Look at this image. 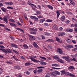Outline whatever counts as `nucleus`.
Returning <instances> with one entry per match:
<instances>
[{
	"instance_id": "052dcab7",
	"label": "nucleus",
	"mask_w": 77,
	"mask_h": 77,
	"mask_svg": "<svg viewBox=\"0 0 77 77\" xmlns=\"http://www.w3.org/2000/svg\"><path fill=\"white\" fill-rule=\"evenodd\" d=\"M65 74L66 75H69L70 74V73H69V72H66Z\"/></svg>"
},
{
	"instance_id": "c03bdc74",
	"label": "nucleus",
	"mask_w": 77,
	"mask_h": 77,
	"mask_svg": "<svg viewBox=\"0 0 77 77\" xmlns=\"http://www.w3.org/2000/svg\"><path fill=\"white\" fill-rule=\"evenodd\" d=\"M71 61H75V62H77V60L75 58H73V59H71Z\"/></svg>"
},
{
	"instance_id": "423d86ee",
	"label": "nucleus",
	"mask_w": 77,
	"mask_h": 77,
	"mask_svg": "<svg viewBox=\"0 0 77 77\" xmlns=\"http://www.w3.org/2000/svg\"><path fill=\"white\" fill-rule=\"evenodd\" d=\"M65 32H60L58 34V35L59 36H64L65 35Z\"/></svg>"
},
{
	"instance_id": "4d7b16f0",
	"label": "nucleus",
	"mask_w": 77,
	"mask_h": 77,
	"mask_svg": "<svg viewBox=\"0 0 77 77\" xmlns=\"http://www.w3.org/2000/svg\"><path fill=\"white\" fill-rule=\"evenodd\" d=\"M44 26H48V23H45L43 24Z\"/></svg>"
},
{
	"instance_id": "f257e3e1",
	"label": "nucleus",
	"mask_w": 77,
	"mask_h": 77,
	"mask_svg": "<svg viewBox=\"0 0 77 77\" xmlns=\"http://www.w3.org/2000/svg\"><path fill=\"white\" fill-rule=\"evenodd\" d=\"M37 57L36 56L32 55V56H30L29 57V58L31 59V60L33 61V62H37L38 61L37 60L33 58H36Z\"/></svg>"
},
{
	"instance_id": "aec40b11",
	"label": "nucleus",
	"mask_w": 77,
	"mask_h": 77,
	"mask_svg": "<svg viewBox=\"0 0 77 77\" xmlns=\"http://www.w3.org/2000/svg\"><path fill=\"white\" fill-rule=\"evenodd\" d=\"M3 21H5L7 24H8V19H7V17H3Z\"/></svg>"
},
{
	"instance_id": "c85d7f7f",
	"label": "nucleus",
	"mask_w": 77,
	"mask_h": 77,
	"mask_svg": "<svg viewBox=\"0 0 77 77\" xmlns=\"http://www.w3.org/2000/svg\"><path fill=\"white\" fill-rule=\"evenodd\" d=\"M40 65H46L47 63L43 61H41L40 63Z\"/></svg>"
},
{
	"instance_id": "e433bc0d",
	"label": "nucleus",
	"mask_w": 77,
	"mask_h": 77,
	"mask_svg": "<svg viewBox=\"0 0 77 77\" xmlns=\"http://www.w3.org/2000/svg\"><path fill=\"white\" fill-rule=\"evenodd\" d=\"M67 47H68V48H73V46L71 45H69L67 46Z\"/></svg>"
},
{
	"instance_id": "f03ea898",
	"label": "nucleus",
	"mask_w": 77,
	"mask_h": 77,
	"mask_svg": "<svg viewBox=\"0 0 77 77\" xmlns=\"http://www.w3.org/2000/svg\"><path fill=\"white\" fill-rule=\"evenodd\" d=\"M29 29L30 31H33L30 32L31 34H36V32H37V29L34 28H29Z\"/></svg>"
},
{
	"instance_id": "0e129e2a",
	"label": "nucleus",
	"mask_w": 77,
	"mask_h": 77,
	"mask_svg": "<svg viewBox=\"0 0 77 77\" xmlns=\"http://www.w3.org/2000/svg\"><path fill=\"white\" fill-rule=\"evenodd\" d=\"M6 63H10V64H12V63L10 61H8L6 62Z\"/></svg>"
},
{
	"instance_id": "a211bd4d",
	"label": "nucleus",
	"mask_w": 77,
	"mask_h": 77,
	"mask_svg": "<svg viewBox=\"0 0 77 77\" xmlns=\"http://www.w3.org/2000/svg\"><path fill=\"white\" fill-rule=\"evenodd\" d=\"M66 31L68 32H72L73 31V29H66Z\"/></svg>"
},
{
	"instance_id": "338daca9",
	"label": "nucleus",
	"mask_w": 77,
	"mask_h": 77,
	"mask_svg": "<svg viewBox=\"0 0 77 77\" xmlns=\"http://www.w3.org/2000/svg\"><path fill=\"white\" fill-rule=\"evenodd\" d=\"M74 31L75 32L77 33V28H74Z\"/></svg>"
},
{
	"instance_id": "72a5a7b5",
	"label": "nucleus",
	"mask_w": 77,
	"mask_h": 77,
	"mask_svg": "<svg viewBox=\"0 0 77 77\" xmlns=\"http://www.w3.org/2000/svg\"><path fill=\"white\" fill-rule=\"evenodd\" d=\"M55 75H56V76H57V75H60V74L59 72L57 71H55Z\"/></svg>"
},
{
	"instance_id": "13d9d810",
	"label": "nucleus",
	"mask_w": 77,
	"mask_h": 77,
	"mask_svg": "<svg viewBox=\"0 0 77 77\" xmlns=\"http://www.w3.org/2000/svg\"><path fill=\"white\" fill-rule=\"evenodd\" d=\"M63 29V28L62 27H61L59 29V31L60 32L61 31H62V30Z\"/></svg>"
},
{
	"instance_id": "473e14b6",
	"label": "nucleus",
	"mask_w": 77,
	"mask_h": 77,
	"mask_svg": "<svg viewBox=\"0 0 77 77\" xmlns=\"http://www.w3.org/2000/svg\"><path fill=\"white\" fill-rule=\"evenodd\" d=\"M16 23L17 26H22V24H21V23H19V22H16Z\"/></svg>"
},
{
	"instance_id": "864d4df0",
	"label": "nucleus",
	"mask_w": 77,
	"mask_h": 77,
	"mask_svg": "<svg viewBox=\"0 0 77 77\" xmlns=\"http://www.w3.org/2000/svg\"><path fill=\"white\" fill-rule=\"evenodd\" d=\"M12 51L13 52H14V53H16V54H18V51L13 49L12 50Z\"/></svg>"
},
{
	"instance_id": "9b49d317",
	"label": "nucleus",
	"mask_w": 77,
	"mask_h": 77,
	"mask_svg": "<svg viewBox=\"0 0 77 77\" xmlns=\"http://www.w3.org/2000/svg\"><path fill=\"white\" fill-rule=\"evenodd\" d=\"M33 46L35 47V48H36L38 49L39 48V46L38 45H37V44H36V42H34L33 43Z\"/></svg>"
},
{
	"instance_id": "c9c22d12",
	"label": "nucleus",
	"mask_w": 77,
	"mask_h": 77,
	"mask_svg": "<svg viewBox=\"0 0 77 77\" xmlns=\"http://www.w3.org/2000/svg\"><path fill=\"white\" fill-rule=\"evenodd\" d=\"M42 69H40L37 70V72L38 73H40L42 72Z\"/></svg>"
},
{
	"instance_id": "f704fd0d",
	"label": "nucleus",
	"mask_w": 77,
	"mask_h": 77,
	"mask_svg": "<svg viewBox=\"0 0 77 77\" xmlns=\"http://www.w3.org/2000/svg\"><path fill=\"white\" fill-rule=\"evenodd\" d=\"M46 22H48V23H50L53 22V20H50V19H47L46 20Z\"/></svg>"
},
{
	"instance_id": "4468645a",
	"label": "nucleus",
	"mask_w": 77,
	"mask_h": 77,
	"mask_svg": "<svg viewBox=\"0 0 77 77\" xmlns=\"http://www.w3.org/2000/svg\"><path fill=\"white\" fill-rule=\"evenodd\" d=\"M36 14H35L36 15H41V11H36Z\"/></svg>"
},
{
	"instance_id": "7c9ffc66",
	"label": "nucleus",
	"mask_w": 77,
	"mask_h": 77,
	"mask_svg": "<svg viewBox=\"0 0 77 77\" xmlns=\"http://www.w3.org/2000/svg\"><path fill=\"white\" fill-rule=\"evenodd\" d=\"M1 9L3 12H6V8L2 7L1 8Z\"/></svg>"
},
{
	"instance_id": "f8f14e48",
	"label": "nucleus",
	"mask_w": 77,
	"mask_h": 77,
	"mask_svg": "<svg viewBox=\"0 0 77 77\" xmlns=\"http://www.w3.org/2000/svg\"><path fill=\"white\" fill-rule=\"evenodd\" d=\"M53 58L54 59H56L57 61L58 60V59H60V58H59V57L57 55H56L54 56L53 57Z\"/></svg>"
},
{
	"instance_id": "e2e57ef3",
	"label": "nucleus",
	"mask_w": 77,
	"mask_h": 77,
	"mask_svg": "<svg viewBox=\"0 0 77 77\" xmlns=\"http://www.w3.org/2000/svg\"><path fill=\"white\" fill-rule=\"evenodd\" d=\"M60 14H65V12L63 11L60 10Z\"/></svg>"
},
{
	"instance_id": "5701e85b",
	"label": "nucleus",
	"mask_w": 77,
	"mask_h": 77,
	"mask_svg": "<svg viewBox=\"0 0 77 77\" xmlns=\"http://www.w3.org/2000/svg\"><path fill=\"white\" fill-rule=\"evenodd\" d=\"M19 41L20 42H25L26 39L24 38H20L19 39Z\"/></svg>"
},
{
	"instance_id": "79ce46f5",
	"label": "nucleus",
	"mask_w": 77,
	"mask_h": 77,
	"mask_svg": "<svg viewBox=\"0 0 77 77\" xmlns=\"http://www.w3.org/2000/svg\"><path fill=\"white\" fill-rule=\"evenodd\" d=\"M67 41L69 44H70V43L71 42V40H70L69 39H67Z\"/></svg>"
},
{
	"instance_id": "4be33fe9",
	"label": "nucleus",
	"mask_w": 77,
	"mask_h": 77,
	"mask_svg": "<svg viewBox=\"0 0 77 77\" xmlns=\"http://www.w3.org/2000/svg\"><path fill=\"white\" fill-rule=\"evenodd\" d=\"M75 68L73 66H70L68 68V69H72V71H73V69H74Z\"/></svg>"
},
{
	"instance_id": "de8ad7c7",
	"label": "nucleus",
	"mask_w": 77,
	"mask_h": 77,
	"mask_svg": "<svg viewBox=\"0 0 77 77\" xmlns=\"http://www.w3.org/2000/svg\"><path fill=\"white\" fill-rule=\"evenodd\" d=\"M47 41L48 42H53V40L52 39H49L47 40Z\"/></svg>"
},
{
	"instance_id": "39448f33",
	"label": "nucleus",
	"mask_w": 77,
	"mask_h": 77,
	"mask_svg": "<svg viewBox=\"0 0 77 77\" xmlns=\"http://www.w3.org/2000/svg\"><path fill=\"white\" fill-rule=\"evenodd\" d=\"M60 20L62 22L65 21V16L64 15L62 16L60 18Z\"/></svg>"
},
{
	"instance_id": "6e6552de",
	"label": "nucleus",
	"mask_w": 77,
	"mask_h": 77,
	"mask_svg": "<svg viewBox=\"0 0 77 77\" xmlns=\"http://www.w3.org/2000/svg\"><path fill=\"white\" fill-rule=\"evenodd\" d=\"M11 46L12 47H14V48H18V45L15 44H12L11 45Z\"/></svg>"
},
{
	"instance_id": "cd10ccee",
	"label": "nucleus",
	"mask_w": 77,
	"mask_h": 77,
	"mask_svg": "<svg viewBox=\"0 0 77 77\" xmlns=\"http://www.w3.org/2000/svg\"><path fill=\"white\" fill-rule=\"evenodd\" d=\"M23 47H24V49H27V48H28V46L27 45H23Z\"/></svg>"
},
{
	"instance_id": "2f4dec72",
	"label": "nucleus",
	"mask_w": 77,
	"mask_h": 77,
	"mask_svg": "<svg viewBox=\"0 0 77 77\" xmlns=\"http://www.w3.org/2000/svg\"><path fill=\"white\" fill-rule=\"evenodd\" d=\"M52 66L57 67V66H59V64L57 63L53 64L52 65Z\"/></svg>"
},
{
	"instance_id": "3c124183",
	"label": "nucleus",
	"mask_w": 77,
	"mask_h": 77,
	"mask_svg": "<svg viewBox=\"0 0 77 77\" xmlns=\"http://www.w3.org/2000/svg\"><path fill=\"white\" fill-rule=\"evenodd\" d=\"M44 35H47L48 36H49V35H50V33L47 32H45L44 33Z\"/></svg>"
},
{
	"instance_id": "dca6fc26",
	"label": "nucleus",
	"mask_w": 77,
	"mask_h": 77,
	"mask_svg": "<svg viewBox=\"0 0 77 77\" xmlns=\"http://www.w3.org/2000/svg\"><path fill=\"white\" fill-rule=\"evenodd\" d=\"M56 13L57 14V18H59V15H60V11H59L57 10L56 11Z\"/></svg>"
},
{
	"instance_id": "8fccbe9b",
	"label": "nucleus",
	"mask_w": 77,
	"mask_h": 77,
	"mask_svg": "<svg viewBox=\"0 0 77 77\" xmlns=\"http://www.w3.org/2000/svg\"><path fill=\"white\" fill-rule=\"evenodd\" d=\"M48 48H50V49H52V46L51 45H49L48 46Z\"/></svg>"
},
{
	"instance_id": "ea45409f",
	"label": "nucleus",
	"mask_w": 77,
	"mask_h": 77,
	"mask_svg": "<svg viewBox=\"0 0 77 77\" xmlns=\"http://www.w3.org/2000/svg\"><path fill=\"white\" fill-rule=\"evenodd\" d=\"M36 17V16H31L30 17V18H31L32 20H35V18Z\"/></svg>"
},
{
	"instance_id": "49530a36",
	"label": "nucleus",
	"mask_w": 77,
	"mask_h": 77,
	"mask_svg": "<svg viewBox=\"0 0 77 77\" xmlns=\"http://www.w3.org/2000/svg\"><path fill=\"white\" fill-rule=\"evenodd\" d=\"M9 21H10V22H13V23H15V20L13 19H10L9 20Z\"/></svg>"
},
{
	"instance_id": "1a4fd4ad",
	"label": "nucleus",
	"mask_w": 77,
	"mask_h": 77,
	"mask_svg": "<svg viewBox=\"0 0 77 77\" xmlns=\"http://www.w3.org/2000/svg\"><path fill=\"white\" fill-rule=\"evenodd\" d=\"M0 50L2 51L3 52L5 51V47L3 45H0Z\"/></svg>"
},
{
	"instance_id": "2eb2a0df",
	"label": "nucleus",
	"mask_w": 77,
	"mask_h": 77,
	"mask_svg": "<svg viewBox=\"0 0 77 77\" xmlns=\"http://www.w3.org/2000/svg\"><path fill=\"white\" fill-rule=\"evenodd\" d=\"M70 2L71 3V5H72L73 6H75V2H74V1L72 0H70Z\"/></svg>"
},
{
	"instance_id": "0eeeda50",
	"label": "nucleus",
	"mask_w": 77,
	"mask_h": 77,
	"mask_svg": "<svg viewBox=\"0 0 77 77\" xmlns=\"http://www.w3.org/2000/svg\"><path fill=\"white\" fill-rule=\"evenodd\" d=\"M29 37L30 38L29 39L30 41H32V40H35L36 39V38L35 37L32 36L31 35H29Z\"/></svg>"
},
{
	"instance_id": "b1692460",
	"label": "nucleus",
	"mask_w": 77,
	"mask_h": 77,
	"mask_svg": "<svg viewBox=\"0 0 77 77\" xmlns=\"http://www.w3.org/2000/svg\"><path fill=\"white\" fill-rule=\"evenodd\" d=\"M5 5H13V3L9 2H5Z\"/></svg>"
},
{
	"instance_id": "603ef678",
	"label": "nucleus",
	"mask_w": 77,
	"mask_h": 77,
	"mask_svg": "<svg viewBox=\"0 0 77 77\" xmlns=\"http://www.w3.org/2000/svg\"><path fill=\"white\" fill-rule=\"evenodd\" d=\"M20 58H21V59H23V60H26V58H25L23 56H21L20 57Z\"/></svg>"
},
{
	"instance_id": "20e7f679",
	"label": "nucleus",
	"mask_w": 77,
	"mask_h": 77,
	"mask_svg": "<svg viewBox=\"0 0 77 77\" xmlns=\"http://www.w3.org/2000/svg\"><path fill=\"white\" fill-rule=\"evenodd\" d=\"M4 53H11V51L10 49H5Z\"/></svg>"
},
{
	"instance_id": "58836bf2",
	"label": "nucleus",
	"mask_w": 77,
	"mask_h": 77,
	"mask_svg": "<svg viewBox=\"0 0 77 77\" xmlns=\"http://www.w3.org/2000/svg\"><path fill=\"white\" fill-rule=\"evenodd\" d=\"M37 8L38 9H41V6L40 5H37Z\"/></svg>"
},
{
	"instance_id": "412c9836",
	"label": "nucleus",
	"mask_w": 77,
	"mask_h": 77,
	"mask_svg": "<svg viewBox=\"0 0 77 77\" xmlns=\"http://www.w3.org/2000/svg\"><path fill=\"white\" fill-rule=\"evenodd\" d=\"M31 64L30 63L28 62L25 63V65L26 66H30V65Z\"/></svg>"
},
{
	"instance_id": "4c0bfd02",
	"label": "nucleus",
	"mask_w": 77,
	"mask_h": 77,
	"mask_svg": "<svg viewBox=\"0 0 77 77\" xmlns=\"http://www.w3.org/2000/svg\"><path fill=\"white\" fill-rule=\"evenodd\" d=\"M57 61L59 62H60V63H63V61L62 60L59 59L57 60Z\"/></svg>"
},
{
	"instance_id": "a18cd8bd",
	"label": "nucleus",
	"mask_w": 77,
	"mask_h": 77,
	"mask_svg": "<svg viewBox=\"0 0 77 77\" xmlns=\"http://www.w3.org/2000/svg\"><path fill=\"white\" fill-rule=\"evenodd\" d=\"M7 8L8 9H14V8L9 6L7 7Z\"/></svg>"
},
{
	"instance_id": "a878e982",
	"label": "nucleus",
	"mask_w": 77,
	"mask_h": 77,
	"mask_svg": "<svg viewBox=\"0 0 77 77\" xmlns=\"http://www.w3.org/2000/svg\"><path fill=\"white\" fill-rule=\"evenodd\" d=\"M9 24L11 26H14V27H17V25L15 23H9Z\"/></svg>"
},
{
	"instance_id": "a19ab883",
	"label": "nucleus",
	"mask_w": 77,
	"mask_h": 77,
	"mask_svg": "<svg viewBox=\"0 0 77 77\" xmlns=\"http://www.w3.org/2000/svg\"><path fill=\"white\" fill-rule=\"evenodd\" d=\"M76 24H72L71 25V27H76Z\"/></svg>"
},
{
	"instance_id": "680f3d73",
	"label": "nucleus",
	"mask_w": 77,
	"mask_h": 77,
	"mask_svg": "<svg viewBox=\"0 0 77 77\" xmlns=\"http://www.w3.org/2000/svg\"><path fill=\"white\" fill-rule=\"evenodd\" d=\"M20 21L22 23H23V20H22V18H19Z\"/></svg>"
},
{
	"instance_id": "774afa93",
	"label": "nucleus",
	"mask_w": 77,
	"mask_h": 77,
	"mask_svg": "<svg viewBox=\"0 0 77 77\" xmlns=\"http://www.w3.org/2000/svg\"><path fill=\"white\" fill-rule=\"evenodd\" d=\"M72 42L73 43V44H75V43H76V41H75V40H73L72 41Z\"/></svg>"
},
{
	"instance_id": "09e8293b",
	"label": "nucleus",
	"mask_w": 77,
	"mask_h": 77,
	"mask_svg": "<svg viewBox=\"0 0 77 77\" xmlns=\"http://www.w3.org/2000/svg\"><path fill=\"white\" fill-rule=\"evenodd\" d=\"M40 58L42 59H43V60H46V58L45 57L40 56Z\"/></svg>"
},
{
	"instance_id": "6ab92c4d",
	"label": "nucleus",
	"mask_w": 77,
	"mask_h": 77,
	"mask_svg": "<svg viewBox=\"0 0 77 77\" xmlns=\"http://www.w3.org/2000/svg\"><path fill=\"white\" fill-rule=\"evenodd\" d=\"M16 30H20V31H21L22 32V33H24V30L22 29L21 28H16Z\"/></svg>"
},
{
	"instance_id": "5fc2aeb1",
	"label": "nucleus",
	"mask_w": 77,
	"mask_h": 77,
	"mask_svg": "<svg viewBox=\"0 0 77 77\" xmlns=\"http://www.w3.org/2000/svg\"><path fill=\"white\" fill-rule=\"evenodd\" d=\"M65 23H67V24H69V22H70V21L69 20H66L65 21Z\"/></svg>"
},
{
	"instance_id": "c756f323",
	"label": "nucleus",
	"mask_w": 77,
	"mask_h": 77,
	"mask_svg": "<svg viewBox=\"0 0 77 77\" xmlns=\"http://www.w3.org/2000/svg\"><path fill=\"white\" fill-rule=\"evenodd\" d=\"M45 18H44L43 19H41L40 20V23H42L44 22V21H45Z\"/></svg>"
},
{
	"instance_id": "393cba45",
	"label": "nucleus",
	"mask_w": 77,
	"mask_h": 77,
	"mask_svg": "<svg viewBox=\"0 0 77 77\" xmlns=\"http://www.w3.org/2000/svg\"><path fill=\"white\" fill-rule=\"evenodd\" d=\"M50 74H51V75H53L54 77H56V73H55V72H51L50 73Z\"/></svg>"
},
{
	"instance_id": "69168bd1",
	"label": "nucleus",
	"mask_w": 77,
	"mask_h": 77,
	"mask_svg": "<svg viewBox=\"0 0 77 77\" xmlns=\"http://www.w3.org/2000/svg\"><path fill=\"white\" fill-rule=\"evenodd\" d=\"M26 74L27 75H29V74H30V72L28 71H27L26 72Z\"/></svg>"
},
{
	"instance_id": "ddd939ff",
	"label": "nucleus",
	"mask_w": 77,
	"mask_h": 77,
	"mask_svg": "<svg viewBox=\"0 0 77 77\" xmlns=\"http://www.w3.org/2000/svg\"><path fill=\"white\" fill-rule=\"evenodd\" d=\"M57 53H59L60 54H62V51L59 48H57Z\"/></svg>"
},
{
	"instance_id": "6e6d98bb",
	"label": "nucleus",
	"mask_w": 77,
	"mask_h": 77,
	"mask_svg": "<svg viewBox=\"0 0 77 77\" xmlns=\"http://www.w3.org/2000/svg\"><path fill=\"white\" fill-rule=\"evenodd\" d=\"M38 18H37L35 17V19H34V21H38Z\"/></svg>"
},
{
	"instance_id": "bf43d9fd",
	"label": "nucleus",
	"mask_w": 77,
	"mask_h": 77,
	"mask_svg": "<svg viewBox=\"0 0 77 77\" xmlns=\"http://www.w3.org/2000/svg\"><path fill=\"white\" fill-rule=\"evenodd\" d=\"M37 68H38V69H39V68H42L43 69H44V67H43V66H39V67H37Z\"/></svg>"
},
{
	"instance_id": "9d476101",
	"label": "nucleus",
	"mask_w": 77,
	"mask_h": 77,
	"mask_svg": "<svg viewBox=\"0 0 77 77\" xmlns=\"http://www.w3.org/2000/svg\"><path fill=\"white\" fill-rule=\"evenodd\" d=\"M30 6H31L33 9H35V8H37V7H36V6L35 5L33 4H31Z\"/></svg>"
},
{
	"instance_id": "f3484780",
	"label": "nucleus",
	"mask_w": 77,
	"mask_h": 77,
	"mask_svg": "<svg viewBox=\"0 0 77 77\" xmlns=\"http://www.w3.org/2000/svg\"><path fill=\"white\" fill-rule=\"evenodd\" d=\"M14 68L16 69H21V67L19 66H14Z\"/></svg>"
},
{
	"instance_id": "bb28decb",
	"label": "nucleus",
	"mask_w": 77,
	"mask_h": 77,
	"mask_svg": "<svg viewBox=\"0 0 77 77\" xmlns=\"http://www.w3.org/2000/svg\"><path fill=\"white\" fill-rule=\"evenodd\" d=\"M47 7L48 8H50L52 10H53V7L51 5H47Z\"/></svg>"
},
{
	"instance_id": "37998d69",
	"label": "nucleus",
	"mask_w": 77,
	"mask_h": 77,
	"mask_svg": "<svg viewBox=\"0 0 77 77\" xmlns=\"http://www.w3.org/2000/svg\"><path fill=\"white\" fill-rule=\"evenodd\" d=\"M56 39L57 42H60V39H59L58 37H56Z\"/></svg>"
},
{
	"instance_id": "7ed1b4c3",
	"label": "nucleus",
	"mask_w": 77,
	"mask_h": 77,
	"mask_svg": "<svg viewBox=\"0 0 77 77\" xmlns=\"http://www.w3.org/2000/svg\"><path fill=\"white\" fill-rule=\"evenodd\" d=\"M62 57L63 59H65V60L67 61V62H71L70 60H69V56H63Z\"/></svg>"
}]
</instances>
